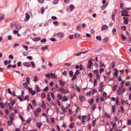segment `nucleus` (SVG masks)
Segmentation results:
<instances>
[{
    "instance_id": "obj_17",
    "label": "nucleus",
    "mask_w": 131,
    "mask_h": 131,
    "mask_svg": "<svg viewBox=\"0 0 131 131\" xmlns=\"http://www.w3.org/2000/svg\"><path fill=\"white\" fill-rule=\"evenodd\" d=\"M69 7L70 8V10L71 11H72L74 8V6L72 5H71L69 6Z\"/></svg>"
},
{
    "instance_id": "obj_22",
    "label": "nucleus",
    "mask_w": 131,
    "mask_h": 131,
    "mask_svg": "<svg viewBox=\"0 0 131 131\" xmlns=\"http://www.w3.org/2000/svg\"><path fill=\"white\" fill-rule=\"evenodd\" d=\"M48 45H46L44 47H42V49L44 51L48 49Z\"/></svg>"
},
{
    "instance_id": "obj_52",
    "label": "nucleus",
    "mask_w": 131,
    "mask_h": 131,
    "mask_svg": "<svg viewBox=\"0 0 131 131\" xmlns=\"http://www.w3.org/2000/svg\"><path fill=\"white\" fill-rule=\"evenodd\" d=\"M115 106L114 105L112 106V112L113 113H114L115 112Z\"/></svg>"
},
{
    "instance_id": "obj_40",
    "label": "nucleus",
    "mask_w": 131,
    "mask_h": 131,
    "mask_svg": "<svg viewBox=\"0 0 131 131\" xmlns=\"http://www.w3.org/2000/svg\"><path fill=\"white\" fill-rule=\"evenodd\" d=\"M31 121V118L30 117L28 118L27 120H26V122L27 123H30Z\"/></svg>"
},
{
    "instance_id": "obj_7",
    "label": "nucleus",
    "mask_w": 131,
    "mask_h": 131,
    "mask_svg": "<svg viewBox=\"0 0 131 131\" xmlns=\"http://www.w3.org/2000/svg\"><path fill=\"white\" fill-rule=\"evenodd\" d=\"M23 64L24 66L27 67L28 68L30 67L31 66L30 63L28 62H24L23 63Z\"/></svg>"
},
{
    "instance_id": "obj_27",
    "label": "nucleus",
    "mask_w": 131,
    "mask_h": 131,
    "mask_svg": "<svg viewBox=\"0 0 131 131\" xmlns=\"http://www.w3.org/2000/svg\"><path fill=\"white\" fill-rule=\"evenodd\" d=\"M58 96L59 99L60 100H61L62 98V95L60 94H58Z\"/></svg>"
},
{
    "instance_id": "obj_44",
    "label": "nucleus",
    "mask_w": 131,
    "mask_h": 131,
    "mask_svg": "<svg viewBox=\"0 0 131 131\" xmlns=\"http://www.w3.org/2000/svg\"><path fill=\"white\" fill-rule=\"evenodd\" d=\"M80 36V34L79 33H76L74 35L75 37H79Z\"/></svg>"
},
{
    "instance_id": "obj_18",
    "label": "nucleus",
    "mask_w": 131,
    "mask_h": 131,
    "mask_svg": "<svg viewBox=\"0 0 131 131\" xmlns=\"http://www.w3.org/2000/svg\"><path fill=\"white\" fill-rule=\"evenodd\" d=\"M32 105L34 106H36V103L35 100H32Z\"/></svg>"
},
{
    "instance_id": "obj_6",
    "label": "nucleus",
    "mask_w": 131,
    "mask_h": 131,
    "mask_svg": "<svg viewBox=\"0 0 131 131\" xmlns=\"http://www.w3.org/2000/svg\"><path fill=\"white\" fill-rule=\"evenodd\" d=\"M79 100L81 102L84 101L85 100V99L84 97L82 95H79Z\"/></svg>"
},
{
    "instance_id": "obj_57",
    "label": "nucleus",
    "mask_w": 131,
    "mask_h": 131,
    "mask_svg": "<svg viewBox=\"0 0 131 131\" xmlns=\"http://www.w3.org/2000/svg\"><path fill=\"white\" fill-rule=\"evenodd\" d=\"M130 83V82L129 81H128L126 82V85L127 86H128L129 85Z\"/></svg>"
},
{
    "instance_id": "obj_51",
    "label": "nucleus",
    "mask_w": 131,
    "mask_h": 131,
    "mask_svg": "<svg viewBox=\"0 0 131 131\" xmlns=\"http://www.w3.org/2000/svg\"><path fill=\"white\" fill-rule=\"evenodd\" d=\"M123 86V85L120 83L119 84V86H118L119 89L121 90Z\"/></svg>"
},
{
    "instance_id": "obj_30",
    "label": "nucleus",
    "mask_w": 131,
    "mask_h": 131,
    "mask_svg": "<svg viewBox=\"0 0 131 131\" xmlns=\"http://www.w3.org/2000/svg\"><path fill=\"white\" fill-rule=\"evenodd\" d=\"M23 86L24 88L26 89H27L28 88V85L27 84L25 83H23Z\"/></svg>"
},
{
    "instance_id": "obj_19",
    "label": "nucleus",
    "mask_w": 131,
    "mask_h": 131,
    "mask_svg": "<svg viewBox=\"0 0 131 131\" xmlns=\"http://www.w3.org/2000/svg\"><path fill=\"white\" fill-rule=\"evenodd\" d=\"M96 39L97 40L100 41L102 40L101 36H96Z\"/></svg>"
},
{
    "instance_id": "obj_20",
    "label": "nucleus",
    "mask_w": 131,
    "mask_h": 131,
    "mask_svg": "<svg viewBox=\"0 0 131 131\" xmlns=\"http://www.w3.org/2000/svg\"><path fill=\"white\" fill-rule=\"evenodd\" d=\"M35 89L36 91V92H37L40 91V89H39V87L38 86H36Z\"/></svg>"
},
{
    "instance_id": "obj_12",
    "label": "nucleus",
    "mask_w": 131,
    "mask_h": 131,
    "mask_svg": "<svg viewBox=\"0 0 131 131\" xmlns=\"http://www.w3.org/2000/svg\"><path fill=\"white\" fill-rule=\"evenodd\" d=\"M41 38L39 37L35 38L32 39V40L34 41H36L40 40Z\"/></svg>"
},
{
    "instance_id": "obj_9",
    "label": "nucleus",
    "mask_w": 131,
    "mask_h": 131,
    "mask_svg": "<svg viewBox=\"0 0 131 131\" xmlns=\"http://www.w3.org/2000/svg\"><path fill=\"white\" fill-rule=\"evenodd\" d=\"M118 73V70L116 69H115L114 70V72L113 73V76L114 77H117Z\"/></svg>"
},
{
    "instance_id": "obj_2",
    "label": "nucleus",
    "mask_w": 131,
    "mask_h": 131,
    "mask_svg": "<svg viewBox=\"0 0 131 131\" xmlns=\"http://www.w3.org/2000/svg\"><path fill=\"white\" fill-rule=\"evenodd\" d=\"M57 36L58 38H63L64 36V35L62 32H59L57 34Z\"/></svg>"
},
{
    "instance_id": "obj_13",
    "label": "nucleus",
    "mask_w": 131,
    "mask_h": 131,
    "mask_svg": "<svg viewBox=\"0 0 131 131\" xmlns=\"http://www.w3.org/2000/svg\"><path fill=\"white\" fill-rule=\"evenodd\" d=\"M21 26L20 24H18L16 26V28L18 30H19L21 28Z\"/></svg>"
},
{
    "instance_id": "obj_53",
    "label": "nucleus",
    "mask_w": 131,
    "mask_h": 131,
    "mask_svg": "<svg viewBox=\"0 0 131 131\" xmlns=\"http://www.w3.org/2000/svg\"><path fill=\"white\" fill-rule=\"evenodd\" d=\"M46 77L47 78H48L49 79H50L51 77L50 76V74H48L45 75Z\"/></svg>"
},
{
    "instance_id": "obj_16",
    "label": "nucleus",
    "mask_w": 131,
    "mask_h": 131,
    "mask_svg": "<svg viewBox=\"0 0 131 131\" xmlns=\"http://www.w3.org/2000/svg\"><path fill=\"white\" fill-rule=\"evenodd\" d=\"M4 17V16L2 14H0V21L3 19Z\"/></svg>"
},
{
    "instance_id": "obj_50",
    "label": "nucleus",
    "mask_w": 131,
    "mask_h": 131,
    "mask_svg": "<svg viewBox=\"0 0 131 131\" xmlns=\"http://www.w3.org/2000/svg\"><path fill=\"white\" fill-rule=\"evenodd\" d=\"M121 36L123 40H125L126 39V38L124 35H121Z\"/></svg>"
},
{
    "instance_id": "obj_1",
    "label": "nucleus",
    "mask_w": 131,
    "mask_h": 131,
    "mask_svg": "<svg viewBox=\"0 0 131 131\" xmlns=\"http://www.w3.org/2000/svg\"><path fill=\"white\" fill-rule=\"evenodd\" d=\"M121 15L122 16H129V15L128 14V12L125 10H123L121 12Z\"/></svg>"
},
{
    "instance_id": "obj_33",
    "label": "nucleus",
    "mask_w": 131,
    "mask_h": 131,
    "mask_svg": "<svg viewBox=\"0 0 131 131\" xmlns=\"http://www.w3.org/2000/svg\"><path fill=\"white\" fill-rule=\"evenodd\" d=\"M82 52H79V53H75L74 54V56H79L82 53Z\"/></svg>"
},
{
    "instance_id": "obj_8",
    "label": "nucleus",
    "mask_w": 131,
    "mask_h": 131,
    "mask_svg": "<svg viewBox=\"0 0 131 131\" xmlns=\"http://www.w3.org/2000/svg\"><path fill=\"white\" fill-rule=\"evenodd\" d=\"M123 18L124 20V24H127L128 23V18L126 17H124Z\"/></svg>"
},
{
    "instance_id": "obj_60",
    "label": "nucleus",
    "mask_w": 131,
    "mask_h": 131,
    "mask_svg": "<svg viewBox=\"0 0 131 131\" xmlns=\"http://www.w3.org/2000/svg\"><path fill=\"white\" fill-rule=\"evenodd\" d=\"M19 116L23 122L24 121V120L23 118V117L20 115H19Z\"/></svg>"
},
{
    "instance_id": "obj_31",
    "label": "nucleus",
    "mask_w": 131,
    "mask_h": 131,
    "mask_svg": "<svg viewBox=\"0 0 131 131\" xmlns=\"http://www.w3.org/2000/svg\"><path fill=\"white\" fill-rule=\"evenodd\" d=\"M41 97L42 99H44L46 97V95L45 93L43 92L42 93L41 95Z\"/></svg>"
},
{
    "instance_id": "obj_41",
    "label": "nucleus",
    "mask_w": 131,
    "mask_h": 131,
    "mask_svg": "<svg viewBox=\"0 0 131 131\" xmlns=\"http://www.w3.org/2000/svg\"><path fill=\"white\" fill-rule=\"evenodd\" d=\"M68 100L66 96H64L63 97V99L62 100L63 101H67Z\"/></svg>"
},
{
    "instance_id": "obj_59",
    "label": "nucleus",
    "mask_w": 131,
    "mask_h": 131,
    "mask_svg": "<svg viewBox=\"0 0 131 131\" xmlns=\"http://www.w3.org/2000/svg\"><path fill=\"white\" fill-rule=\"evenodd\" d=\"M77 76L75 75H74L73 76V78L72 79V81L75 80L76 79Z\"/></svg>"
},
{
    "instance_id": "obj_24",
    "label": "nucleus",
    "mask_w": 131,
    "mask_h": 131,
    "mask_svg": "<svg viewBox=\"0 0 131 131\" xmlns=\"http://www.w3.org/2000/svg\"><path fill=\"white\" fill-rule=\"evenodd\" d=\"M61 109L63 112L65 113L67 111L66 108L63 106H62Z\"/></svg>"
},
{
    "instance_id": "obj_10",
    "label": "nucleus",
    "mask_w": 131,
    "mask_h": 131,
    "mask_svg": "<svg viewBox=\"0 0 131 131\" xmlns=\"http://www.w3.org/2000/svg\"><path fill=\"white\" fill-rule=\"evenodd\" d=\"M99 86L100 89L99 90V91L102 92L103 89V84L102 83H100Z\"/></svg>"
},
{
    "instance_id": "obj_14",
    "label": "nucleus",
    "mask_w": 131,
    "mask_h": 131,
    "mask_svg": "<svg viewBox=\"0 0 131 131\" xmlns=\"http://www.w3.org/2000/svg\"><path fill=\"white\" fill-rule=\"evenodd\" d=\"M42 108L44 109H45L46 108V104L43 101H42Z\"/></svg>"
},
{
    "instance_id": "obj_29",
    "label": "nucleus",
    "mask_w": 131,
    "mask_h": 131,
    "mask_svg": "<svg viewBox=\"0 0 131 131\" xmlns=\"http://www.w3.org/2000/svg\"><path fill=\"white\" fill-rule=\"evenodd\" d=\"M64 90L63 88L61 87L60 88V89H59V91H61V93H63V92Z\"/></svg>"
},
{
    "instance_id": "obj_48",
    "label": "nucleus",
    "mask_w": 131,
    "mask_h": 131,
    "mask_svg": "<svg viewBox=\"0 0 131 131\" xmlns=\"http://www.w3.org/2000/svg\"><path fill=\"white\" fill-rule=\"evenodd\" d=\"M74 123H72L70 125V127L71 128H73L74 127Z\"/></svg>"
},
{
    "instance_id": "obj_3",
    "label": "nucleus",
    "mask_w": 131,
    "mask_h": 131,
    "mask_svg": "<svg viewBox=\"0 0 131 131\" xmlns=\"http://www.w3.org/2000/svg\"><path fill=\"white\" fill-rule=\"evenodd\" d=\"M93 59H92L89 60L88 61V64L87 65L88 67L89 68L91 69V67L93 65V63L92 61Z\"/></svg>"
},
{
    "instance_id": "obj_21",
    "label": "nucleus",
    "mask_w": 131,
    "mask_h": 131,
    "mask_svg": "<svg viewBox=\"0 0 131 131\" xmlns=\"http://www.w3.org/2000/svg\"><path fill=\"white\" fill-rule=\"evenodd\" d=\"M108 4V3L107 2L105 4L103 5L102 6V9H104L107 6Z\"/></svg>"
},
{
    "instance_id": "obj_37",
    "label": "nucleus",
    "mask_w": 131,
    "mask_h": 131,
    "mask_svg": "<svg viewBox=\"0 0 131 131\" xmlns=\"http://www.w3.org/2000/svg\"><path fill=\"white\" fill-rule=\"evenodd\" d=\"M117 86V84H115L114 85L113 87V90L115 91L116 89Z\"/></svg>"
},
{
    "instance_id": "obj_26",
    "label": "nucleus",
    "mask_w": 131,
    "mask_h": 131,
    "mask_svg": "<svg viewBox=\"0 0 131 131\" xmlns=\"http://www.w3.org/2000/svg\"><path fill=\"white\" fill-rule=\"evenodd\" d=\"M59 83L60 85L62 86H64V84L62 82L61 80H59Z\"/></svg>"
},
{
    "instance_id": "obj_62",
    "label": "nucleus",
    "mask_w": 131,
    "mask_h": 131,
    "mask_svg": "<svg viewBox=\"0 0 131 131\" xmlns=\"http://www.w3.org/2000/svg\"><path fill=\"white\" fill-rule=\"evenodd\" d=\"M23 55L25 56H26L28 55V52H24L23 53Z\"/></svg>"
},
{
    "instance_id": "obj_5",
    "label": "nucleus",
    "mask_w": 131,
    "mask_h": 131,
    "mask_svg": "<svg viewBox=\"0 0 131 131\" xmlns=\"http://www.w3.org/2000/svg\"><path fill=\"white\" fill-rule=\"evenodd\" d=\"M108 28V26L106 25H103L101 28V30L102 31H104L107 30Z\"/></svg>"
},
{
    "instance_id": "obj_38",
    "label": "nucleus",
    "mask_w": 131,
    "mask_h": 131,
    "mask_svg": "<svg viewBox=\"0 0 131 131\" xmlns=\"http://www.w3.org/2000/svg\"><path fill=\"white\" fill-rule=\"evenodd\" d=\"M58 2V0H53L52 3L53 4H57Z\"/></svg>"
},
{
    "instance_id": "obj_11",
    "label": "nucleus",
    "mask_w": 131,
    "mask_h": 131,
    "mask_svg": "<svg viewBox=\"0 0 131 131\" xmlns=\"http://www.w3.org/2000/svg\"><path fill=\"white\" fill-rule=\"evenodd\" d=\"M50 75L52 79H53L54 78H57V76L55 73L53 74L52 73H50Z\"/></svg>"
},
{
    "instance_id": "obj_4",
    "label": "nucleus",
    "mask_w": 131,
    "mask_h": 131,
    "mask_svg": "<svg viewBox=\"0 0 131 131\" xmlns=\"http://www.w3.org/2000/svg\"><path fill=\"white\" fill-rule=\"evenodd\" d=\"M14 113L12 112L10 113V115L9 118L12 123H13V120L14 119Z\"/></svg>"
},
{
    "instance_id": "obj_28",
    "label": "nucleus",
    "mask_w": 131,
    "mask_h": 131,
    "mask_svg": "<svg viewBox=\"0 0 131 131\" xmlns=\"http://www.w3.org/2000/svg\"><path fill=\"white\" fill-rule=\"evenodd\" d=\"M37 127L40 128L41 126L42 125V124L40 122L37 123Z\"/></svg>"
},
{
    "instance_id": "obj_45",
    "label": "nucleus",
    "mask_w": 131,
    "mask_h": 131,
    "mask_svg": "<svg viewBox=\"0 0 131 131\" xmlns=\"http://www.w3.org/2000/svg\"><path fill=\"white\" fill-rule=\"evenodd\" d=\"M50 93L51 94V96L52 98L53 99H55V97L54 94L52 92H50Z\"/></svg>"
},
{
    "instance_id": "obj_34",
    "label": "nucleus",
    "mask_w": 131,
    "mask_h": 131,
    "mask_svg": "<svg viewBox=\"0 0 131 131\" xmlns=\"http://www.w3.org/2000/svg\"><path fill=\"white\" fill-rule=\"evenodd\" d=\"M26 83L27 84H29L30 82V79L29 77H28L26 79Z\"/></svg>"
},
{
    "instance_id": "obj_54",
    "label": "nucleus",
    "mask_w": 131,
    "mask_h": 131,
    "mask_svg": "<svg viewBox=\"0 0 131 131\" xmlns=\"http://www.w3.org/2000/svg\"><path fill=\"white\" fill-rule=\"evenodd\" d=\"M107 38H104L103 39V41L104 43H106L107 41Z\"/></svg>"
},
{
    "instance_id": "obj_39",
    "label": "nucleus",
    "mask_w": 131,
    "mask_h": 131,
    "mask_svg": "<svg viewBox=\"0 0 131 131\" xmlns=\"http://www.w3.org/2000/svg\"><path fill=\"white\" fill-rule=\"evenodd\" d=\"M116 123H113L112 126V128L113 129H115L116 128H117V126L116 125Z\"/></svg>"
},
{
    "instance_id": "obj_15",
    "label": "nucleus",
    "mask_w": 131,
    "mask_h": 131,
    "mask_svg": "<svg viewBox=\"0 0 131 131\" xmlns=\"http://www.w3.org/2000/svg\"><path fill=\"white\" fill-rule=\"evenodd\" d=\"M26 18L27 19H26L25 21H28V20L30 18V16L27 13L26 14Z\"/></svg>"
},
{
    "instance_id": "obj_32",
    "label": "nucleus",
    "mask_w": 131,
    "mask_h": 131,
    "mask_svg": "<svg viewBox=\"0 0 131 131\" xmlns=\"http://www.w3.org/2000/svg\"><path fill=\"white\" fill-rule=\"evenodd\" d=\"M17 97L18 99H19L20 102H22L23 101V100L22 99L21 97L20 96H17Z\"/></svg>"
},
{
    "instance_id": "obj_25",
    "label": "nucleus",
    "mask_w": 131,
    "mask_h": 131,
    "mask_svg": "<svg viewBox=\"0 0 131 131\" xmlns=\"http://www.w3.org/2000/svg\"><path fill=\"white\" fill-rule=\"evenodd\" d=\"M116 29L115 28H114L113 29L112 31L113 35H115L116 34Z\"/></svg>"
},
{
    "instance_id": "obj_46",
    "label": "nucleus",
    "mask_w": 131,
    "mask_h": 131,
    "mask_svg": "<svg viewBox=\"0 0 131 131\" xmlns=\"http://www.w3.org/2000/svg\"><path fill=\"white\" fill-rule=\"evenodd\" d=\"M97 81L96 79H95L94 80V86H96L97 85Z\"/></svg>"
},
{
    "instance_id": "obj_58",
    "label": "nucleus",
    "mask_w": 131,
    "mask_h": 131,
    "mask_svg": "<svg viewBox=\"0 0 131 131\" xmlns=\"http://www.w3.org/2000/svg\"><path fill=\"white\" fill-rule=\"evenodd\" d=\"M53 24L55 25H57L58 24V21H55L53 22Z\"/></svg>"
},
{
    "instance_id": "obj_63",
    "label": "nucleus",
    "mask_w": 131,
    "mask_h": 131,
    "mask_svg": "<svg viewBox=\"0 0 131 131\" xmlns=\"http://www.w3.org/2000/svg\"><path fill=\"white\" fill-rule=\"evenodd\" d=\"M69 74L70 77H72L73 75V72L72 71H70L69 72Z\"/></svg>"
},
{
    "instance_id": "obj_36",
    "label": "nucleus",
    "mask_w": 131,
    "mask_h": 131,
    "mask_svg": "<svg viewBox=\"0 0 131 131\" xmlns=\"http://www.w3.org/2000/svg\"><path fill=\"white\" fill-rule=\"evenodd\" d=\"M38 78L37 77L36 75H35L34 77V82H36L38 81Z\"/></svg>"
},
{
    "instance_id": "obj_35",
    "label": "nucleus",
    "mask_w": 131,
    "mask_h": 131,
    "mask_svg": "<svg viewBox=\"0 0 131 131\" xmlns=\"http://www.w3.org/2000/svg\"><path fill=\"white\" fill-rule=\"evenodd\" d=\"M89 102L90 105H92L93 104V99H92L89 100Z\"/></svg>"
},
{
    "instance_id": "obj_47",
    "label": "nucleus",
    "mask_w": 131,
    "mask_h": 131,
    "mask_svg": "<svg viewBox=\"0 0 131 131\" xmlns=\"http://www.w3.org/2000/svg\"><path fill=\"white\" fill-rule=\"evenodd\" d=\"M121 89H118L117 90V92L118 95H121Z\"/></svg>"
},
{
    "instance_id": "obj_42",
    "label": "nucleus",
    "mask_w": 131,
    "mask_h": 131,
    "mask_svg": "<svg viewBox=\"0 0 131 131\" xmlns=\"http://www.w3.org/2000/svg\"><path fill=\"white\" fill-rule=\"evenodd\" d=\"M105 115L107 116V117L109 118H110L111 117V116L110 115L108 114L107 113H105Z\"/></svg>"
},
{
    "instance_id": "obj_64",
    "label": "nucleus",
    "mask_w": 131,
    "mask_h": 131,
    "mask_svg": "<svg viewBox=\"0 0 131 131\" xmlns=\"http://www.w3.org/2000/svg\"><path fill=\"white\" fill-rule=\"evenodd\" d=\"M68 111H69V113L70 114H72L73 112H72V110L70 108L69 109Z\"/></svg>"
},
{
    "instance_id": "obj_43",
    "label": "nucleus",
    "mask_w": 131,
    "mask_h": 131,
    "mask_svg": "<svg viewBox=\"0 0 131 131\" xmlns=\"http://www.w3.org/2000/svg\"><path fill=\"white\" fill-rule=\"evenodd\" d=\"M0 107L2 108H4V104L2 102L0 103Z\"/></svg>"
},
{
    "instance_id": "obj_61",
    "label": "nucleus",
    "mask_w": 131,
    "mask_h": 131,
    "mask_svg": "<svg viewBox=\"0 0 131 131\" xmlns=\"http://www.w3.org/2000/svg\"><path fill=\"white\" fill-rule=\"evenodd\" d=\"M46 39L45 38H43L41 40V42H46Z\"/></svg>"
},
{
    "instance_id": "obj_55",
    "label": "nucleus",
    "mask_w": 131,
    "mask_h": 131,
    "mask_svg": "<svg viewBox=\"0 0 131 131\" xmlns=\"http://www.w3.org/2000/svg\"><path fill=\"white\" fill-rule=\"evenodd\" d=\"M48 86H47L46 87L43 89V91L44 92H47L48 89Z\"/></svg>"
},
{
    "instance_id": "obj_23",
    "label": "nucleus",
    "mask_w": 131,
    "mask_h": 131,
    "mask_svg": "<svg viewBox=\"0 0 131 131\" xmlns=\"http://www.w3.org/2000/svg\"><path fill=\"white\" fill-rule=\"evenodd\" d=\"M116 14H114V13H113L112 16V20L114 21L115 20V16Z\"/></svg>"
},
{
    "instance_id": "obj_56",
    "label": "nucleus",
    "mask_w": 131,
    "mask_h": 131,
    "mask_svg": "<svg viewBox=\"0 0 131 131\" xmlns=\"http://www.w3.org/2000/svg\"><path fill=\"white\" fill-rule=\"evenodd\" d=\"M77 29L78 31H80L82 29V28L80 26H78L77 27Z\"/></svg>"
},
{
    "instance_id": "obj_49",
    "label": "nucleus",
    "mask_w": 131,
    "mask_h": 131,
    "mask_svg": "<svg viewBox=\"0 0 131 131\" xmlns=\"http://www.w3.org/2000/svg\"><path fill=\"white\" fill-rule=\"evenodd\" d=\"M11 105L13 106L15 103V101L13 100H10Z\"/></svg>"
}]
</instances>
